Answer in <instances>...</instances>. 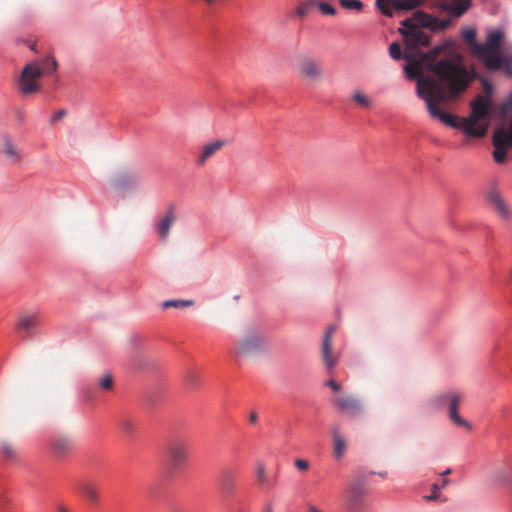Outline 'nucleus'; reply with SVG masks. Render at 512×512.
Listing matches in <instances>:
<instances>
[{"label":"nucleus","instance_id":"nucleus-38","mask_svg":"<svg viewBox=\"0 0 512 512\" xmlns=\"http://www.w3.org/2000/svg\"><path fill=\"white\" fill-rule=\"evenodd\" d=\"M317 6L324 15L334 16L336 14V9L326 2H319Z\"/></svg>","mask_w":512,"mask_h":512},{"label":"nucleus","instance_id":"nucleus-8","mask_svg":"<svg viewBox=\"0 0 512 512\" xmlns=\"http://www.w3.org/2000/svg\"><path fill=\"white\" fill-rule=\"evenodd\" d=\"M43 75L38 61L27 63L17 80L18 91L23 95H30L40 91V84L38 80Z\"/></svg>","mask_w":512,"mask_h":512},{"label":"nucleus","instance_id":"nucleus-24","mask_svg":"<svg viewBox=\"0 0 512 512\" xmlns=\"http://www.w3.org/2000/svg\"><path fill=\"white\" fill-rule=\"evenodd\" d=\"M82 493L87 501L92 505L96 506L100 502V493L98 488L92 483H85L81 487Z\"/></svg>","mask_w":512,"mask_h":512},{"label":"nucleus","instance_id":"nucleus-39","mask_svg":"<svg viewBox=\"0 0 512 512\" xmlns=\"http://www.w3.org/2000/svg\"><path fill=\"white\" fill-rule=\"evenodd\" d=\"M198 375L195 371L189 370L184 375V382L187 386H194L197 383Z\"/></svg>","mask_w":512,"mask_h":512},{"label":"nucleus","instance_id":"nucleus-33","mask_svg":"<svg viewBox=\"0 0 512 512\" xmlns=\"http://www.w3.org/2000/svg\"><path fill=\"white\" fill-rule=\"evenodd\" d=\"M340 5L343 8L361 11L363 9V3L360 0H342Z\"/></svg>","mask_w":512,"mask_h":512},{"label":"nucleus","instance_id":"nucleus-36","mask_svg":"<svg viewBox=\"0 0 512 512\" xmlns=\"http://www.w3.org/2000/svg\"><path fill=\"white\" fill-rule=\"evenodd\" d=\"M390 2L391 0H376V5L379 10L388 17H391Z\"/></svg>","mask_w":512,"mask_h":512},{"label":"nucleus","instance_id":"nucleus-49","mask_svg":"<svg viewBox=\"0 0 512 512\" xmlns=\"http://www.w3.org/2000/svg\"><path fill=\"white\" fill-rule=\"evenodd\" d=\"M307 511L308 512H322L320 509H318L315 505H312V504L307 505Z\"/></svg>","mask_w":512,"mask_h":512},{"label":"nucleus","instance_id":"nucleus-40","mask_svg":"<svg viewBox=\"0 0 512 512\" xmlns=\"http://www.w3.org/2000/svg\"><path fill=\"white\" fill-rule=\"evenodd\" d=\"M257 478H258V481L260 483H262V484L267 482V475H266V471H265V466L262 463H259L257 465Z\"/></svg>","mask_w":512,"mask_h":512},{"label":"nucleus","instance_id":"nucleus-9","mask_svg":"<svg viewBox=\"0 0 512 512\" xmlns=\"http://www.w3.org/2000/svg\"><path fill=\"white\" fill-rule=\"evenodd\" d=\"M168 464L172 470H178L188 461L187 443L180 439H173L166 446Z\"/></svg>","mask_w":512,"mask_h":512},{"label":"nucleus","instance_id":"nucleus-28","mask_svg":"<svg viewBox=\"0 0 512 512\" xmlns=\"http://www.w3.org/2000/svg\"><path fill=\"white\" fill-rule=\"evenodd\" d=\"M317 6L316 0H304L302 1L295 10L297 17L303 18L309 14Z\"/></svg>","mask_w":512,"mask_h":512},{"label":"nucleus","instance_id":"nucleus-48","mask_svg":"<svg viewBox=\"0 0 512 512\" xmlns=\"http://www.w3.org/2000/svg\"><path fill=\"white\" fill-rule=\"evenodd\" d=\"M257 419H258L257 413L256 412H251L250 416H249V421L252 424H255L257 422Z\"/></svg>","mask_w":512,"mask_h":512},{"label":"nucleus","instance_id":"nucleus-10","mask_svg":"<svg viewBox=\"0 0 512 512\" xmlns=\"http://www.w3.org/2000/svg\"><path fill=\"white\" fill-rule=\"evenodd\" d=\"M299 76L310 82H317L323 78V66L320 61L312 57H302L297 65Z\"/></svg>","mask_w":512,"mask_h":512},{"label":"nucleus","instance_id":"nucleus-7","mask_svg":"<svg viewBox=\"0 0 512 512\" xmlns=\"http://www.w3.org/2000/svg\"><path fill=\"white\" fill-rule=\"evenodd\" d=\"M460 396L456 392L442 393L434 396L430 399L429 405L434 410H439L444 406H449V417L451 421L461 427H465L468 430L472 429V425L467 420L463 419L458 413V404Z\"/></svg>","mask_w":512,"mask_h":512},{"label":"nucleus","instance_id":"nucleus-20","mask_svg":"<svg viewBox=\"0 0 512 512\" xmlns=\"http://www.w3.org/2000/svg\"><path fill=\"white\" fill-rule=\"evenodd\" d=\"M470 5L471 0H445L440 7L451 12L453 16L460 17L469 9Z\"/></svg>","mask_w":512,"mask_h":512},{"label":"nucleus","instance_id":"nucleus-37","mask_svg":"<svg viewBox=\"0 0 512 512\" xmlns=\"http://www.w3.org/2000/svg\"><path fill=\"white\" fill-rule=\"evenodd\" d=\"M99 386L103 390H110L113 387V378L111 374H105L99 381Z\"/></svg>","mask_w":512,"mask_h":512},{"label":"nucleus","instance_id":"nucleus-25","mask_svg":"<svg viewBox=\"0 0 512 512\" xmlns=\"http://www.w3.org/2000/svg\"><path fill=\"white\" fill-rule=\"evenodd\" d=\"M423 0H391L390 8L391 15L393 14V9L395 10H411L415 7H418L422 4Z\"/></svg>","mask_w":512,"mask_h":512},{"label":"nucleus","instance_id":"nucleus-29","mask_svg":"<svg viewBox=\"0 0 512 512\" xmlns=\"http://www.w3.org/2000/svg\"><path fill=\"white\" fill-rule=\"evenodd\" d=\"M194 305V301L192 300H181V299H173V300H166L162 302L161 307L163 309L168 308H176V309H184L188 308Z\"/></svg>","mask_w":512,"mask_h":512},{"label":"nucleus","instance_id":"nucleus-5","mask_svg":"<svg viewBox=\"0 0 512 512\" xmlns=\"http://www.w3.org/2000/svg\"><path fill=\"white\" fill-rule=\"evenodd\" d=\"M445 49V45L433 49L430 52V54L432 55V59L430 60H428V56H417L409 51H404L403 58L407 61V64L404 67L406 76L411 80L417 78V81L423 76H430L434 78L433 73L429 70V64L437 62L445 57H450L453 54H457L456 52H453L450 53L449 55H445L443 57L436 59V55Z\"/></svg>","mask_w":512,"mask_h":512},{"label":"nucleus","instance_id":"nucleus-15","mask_svg":"<svg viewBox=\"0 0 512 512\" xmlns=\"http://www.w3.org/2000/svg\"><path fill=\"white\" fill-rule=\"evenodd\" d=\"M226 141L223 139L214 140L206 143L197 155L196 163L199 167H203L206 165L207 161L215 156L224 146H226Z\"/></svg>","mask_w":512,"mask_h":512},{"label":"nucleus","instance_id":"nucleus-32","mask_svg":"<svg viewBox=\"0 0 512 512\" xmlns=\"http://www.w3.org/2000/svg\"><path fill=\"white\" fill-rule=\"evenodd\" d=\"M448 483H449V480H448V479H443V480H442V482H441V484L434 483V484L432 485L433 492H432L430 495L425 496V499H426L427 501H433V500L438 499V498H439V495H440V494H439V492H438V491H439V489H440V488H444L446 485H448Z\"/></svg>","mask_w":512,"mask_h":512},{"label":"nucleus","instance_id":"nucleus-12","mask_svg":"<svg viewBox=\"0 0 512 512\" xmlns=\"http://www.w3.org/2000/svg\"><path fill=\"white\" fill-rule=\"evenodd\" d=\"M493 158L496 163L502 164L506 160L507 147L512 146V137L506 133L503 127L497 128L493 133Z\"/></svg>","mask_w":512,"mask_h":512},{"label":"nucleus","instance_id":"nucleus-13","mask_svg":"<svg viewBox=\"0 0 512 512\" xmlns=\"http://www.w3.org/2000/svg\"><path fill=\"white\" fill-rule=\"evenodd\" d=\"M140 175L131 170H124L111 177L110 185L118 191H124L135 188L140 183Z\"/></svg>","mask_w":512,"mask_h":512},{"label":"nucleus","instance_id":"nucleus-22","mask_svg":"<svg viewBox=\"0 0 512 512\" xmlns=\"http://www.w3.org/2000/svg\"><path fill=\"white\" fill-rule=\"evenodd\" d=\"M333 449L334 454L337 458H341L346 449V442L342 434L340 433L339 427L334 425L331 427Z\"/></svg>","mask_w":512,"mask_h":512},{"label":"nucleus","instance_id":"nucleus-17","mask_svg":"<svg viewBox=\"0 0 512 512\" xmlns=\"http://www.w3.org/2000/svg\"><path fill=\"white\" fill-rule=\"evenodd\" d=\"M176 221L174 207H169L157 223V231L162 241H166L173 223Z\"/></svg>","mask_w":512,"mask_h":512},{"label":"nucleus","instance_id":"nucleus-4","mask_svg":"<svg viewBox=\"0 0 512 512\" xmlns=\"http://www.w3.org/2000/svg\"><path fill=\"white\" fill-rule=\"evenodd\" d=\"M469 117L463 118L465 134L469 137L481 138L488 131L491 100L489 96L477 95L471 101Z\"/></svg>","mask_w":512,"mask_h":512},{"label":"nucleus","instance_id":"nucleus-1","mask_svg":"<svg viewBox=\"0 0 512 512\" xmlns=\"http://www.w3.org/2000/svg\"><path fill=\"white\" fill-rule=\"evenodd\" d=\"M434 78L423 76L418 80L417 94L426 103L429 115L444 124L462 129L465 132L463 118L444 113L440 106L456 100L469 87L474 73L464 65L460 54H453L429 64Z\"/></svg>","mask_w":512,"mask_h":512},{"label":"nucleus","instance_id":"nucleus-27","mask_svg":"<svg viewBox=\"0 0 512 512\" xmlns=\"http://www.w3.org/2000/svg\"><path fill=\"white\" fill-rule=\"evenodd\" d=\"M40 63V68L43 75L53 73L57 70L58 64L53 56H46L45 58L37 60Z\"/></svg>","mask_w":512,"mask_h":512},{"label":"nucleus","instance_id":"nucleus-19","mask_svg":"<svg viewBox=\"0 0 512 512\" xmlns=\"http://www.w3.org/2000/svg\"><path fill=\"white\" fill-rule=\"evenodd\" d=\"M39 325V313H23L18 317L16 328L24 332L26 335L31 333V330Z\"/></svg>","mask_w":512,"mask_h":512},{"label":"nucleus","instance_id":"nucleus-34","mask_svg":"<svg viewBox=\"0 0 512 512\" xmlns=\"http://www.w3.org/2000/svg\"><path fill=\"white\" fill-rule=\"evenodd\" d=\"M352 100L362 107H369L371 104L370 98L361 92H356L353 95Z\"/></svg>","mask_w":512,"mask_h":512},{"label":"nucleus","instance_id":"nucleus-41","mask_svg":"<svg viewBox=\"0 0 512 512\" xmlns=\"http://www.w3.org/2000/svg\"><path fill=\"white\" fill-rule=\"evenodd\" d=\"M294 465L299 471H307L310 468L309 462L301 458L295 459Z\"/></svg>","mask_w":512,"mask_h":512},{"label":"nucleus","instance_id":"nucleus-2","mask_svg":"<svg viewBox=\"0 0 512 512\" xmlns=\"http://www.w3.org/2000/svg\"><path fill=\"white\" fill-rule=\"evenodd\" d=\"M477 31L474 28L462 30L463 41L468 45L472 56L477 58L489 72L502 71L506 77L512 78V45L502 46L503 31H489L484 43L476 40Z\"/></svg>","mask_w":512,"mask_h":512},{"label":"nucleus","instance_id":"nucleus-46","mask_svg":"<svg viewBox=\"0 0 512 512\" xmlns=\"http://www.w3.org/2000/svg\"><path fill=\"white\" fill-rule=\"evenodd\" d=\"M9 504V499L5 495H0V511H3Z\"/></svg>","mask_w":512,"mask_h":512},{"label":"nucleus","instance_id":"nucleus-16","mask_svg":"<svg viewBox=\"0 0 512 512\" xmlns=\"http://www.w3.org/2000/svg\"><path fill=\"white\" fill-rule=\"evenodd\" d=\"M333 405L342 413L356 414L361 409L360 401L352 395L336 397L332 400Z\"/></svg>","mask_w":512,"mask_h":512},{"label":"nucleus","instance_id":"nucleus-45","mask_svg":"<svg viewBox=\"0 0 512 512\" xmlns=\"http://www.w3.org/2000/svg\"><path fill=\"white\" fill-rule=\"evenodd\" d=\"M326 385L330 387L333 391L338 392L340 390V385L333 379H330Z\"/></svg>","mask_w":512,"mask_h":512},{"label":"nucleus","instance_id":"nucleus-51","mask_svg":"<svg viewBox=\"0 0 512 512\" xmlns=\"http://www.w3.org/2000/svg\"><path fill=\"white\" fill-rule=\"evenodd\" d=\"M263 512H273L272 506L268 505Z\"/></svg>","mask_w":512,"mask_h":512},{"label":"nucleus","instance_id":"nucleus-23","mask_svg":"<svg viewBox=\"0 0 512 512\" xmlns=\"http://www.w3.org/2000/svg\"><path fill=\"white\" fill-rule=\"evenodd\" d=\"M365 493V488L361 483H352L349 488V502L353 508L361 505V497Z\"/></svg>","mask_w":512,"mask_h":512},{"label":"nucleus","instance_id":"nucleus-30","mask_svg":"<svg viewBox=\"0 0 512 512\" xmlns=\"http://www.w3.org/2000/svg\"><path fill=\"white\" fill-rule=\"evenodd\" d=\"M0 452L3 457L9 460H13L17 457L15 447L8 441H2L0 443Z\"/></svg>","mask_w":512,"mask_h":512},{"label":"nucleus","instance_id":"nucleus-18","mask_svg":"<svg viewBox=\"0 0 512 512\" xmlns=\"http://www.w3.org/2000/svg\"><path fill=\"white\" fill-rule=\"evenodd\" d=\"M50 449L56 457H65L73 449V442L67 436H58L51 440Z\"/></svg>","mask_w":512,"mask_h":512},{"label":"nucleus","instance_id":"nucleus-14","mask_svg":"<svg viewBox=\"0 0 512 512\" xmlns=\"http://www.w3.org/2000/svg\"><path fill=\"white\" fill-rule=\"evenodd\" d=\"M335 332V327L330 326L327 328L321 345V356L325 367L331 371L337 364V357L332 353V337Z\"/></svg>","mask_w":512,"mask_h":512},{"label":"nucleus","instance_id":"nucleus-26","mask_svg":"<svg viewBox=\"0 0 512 512\" xmlns=\"http://www.w3.org/2000/svg\"><path fill=\"white\" fill-rule=\"evenodd\" d=\"M40 63V68L43 75L53 73L57 70L58 64L53 56H46L45 58L37 60Z\"/></svg>","mask_w":512,"mask_h":512},{"label":"nucleus","instance_id":"nucleus-42","mask_svg":"<svg viewBox=\"0 0 512 512\" xmlns=\"http://www.w3.org/2000/svg\"><path fill=\"white\" fill-rule=\"evenodd\" d=\"M480 80H481L482 87L486 92V96L490 97V94L493 91V84L486 78H481Z\"/></svg>","mask_w":512,"mask_h":512},{"label":"nucleus","instance_id":"nucleus-3","mask_svg":"<svg viewBox=\"0 0 512 512\" xmlns=\"http://www.w3.org/2000/svg\"><path fill=\"white\" fill-rule=\"evenodd\" d=\"M451 24L450 19H438L423 11H417L411 18L401 22L399 33L403 37L405 50L417 56H428L420 51L422 47H428L430 37L421 28H428L431 31H444Z\"/></svg>","mask_w":512,"mask_h":512},{"label":"nucleus","instance_id":"nucleus-52","mask_svg":"<svg viewBox=\"0 0 512 512\" xmlns=\"http://www.w3.org/2000/svg\"><path fill=\"white\" fill-rule=\"evenodd\" d=\"M451 473V469L450 468H447L443 473L442 475H448Z\"/></svg>","mask_w":512,"mask_h":512},{"label":"nucleus","instance_id":"nucleus-35","mask_svg":"<svg viewBox=\"0 0 512 512\" xmlns=\"http://www.w3.org/2000/svg\"><path fill=\"white\" fill-rule=\"evenodd\" d=\"M389 54L394 60H400L403 58L401 45L398 42H393L389 47Z\"/></svg>","mask_w":512,"mask_h":512},{"label":"nucleus","instance_id":"nucleus-6","mask_svg":"<svg viewBox=\"0 0 512 512\" xmlns=\"http://www.w3.org/2000/svg\"><path fill=\"white\" fill-rule=\"evenodd\" d=\"M265 336L257 329H247L243 332L234 346V353L238 357H251L266 351Z\"/></svg>","mask_w":512,"mask_h":512},{"label":"nucleus","instance_id":"nucleus-43","mask_svg":"<svg viewBox=\"0 0 512 512\" xmlns=\"http://www.w3.org/2000/svg\"><path fill=\"white\" fill-rule=\"evenodd\" d=\"M121 427L126 431V432H131L134 428V425L132 423V421L128 420V419H124L122 422H121Z\"/></svg>","mask_w":512,"mask_h":512},{"label":"nucleus","instance_id":"nucleus-53","mask_svg":"<svg viewBox=\"0 0 512 512\" xmlns=\"http://www.w3.org/2000/svg\"><path fill=\"white\" fill-rule=\"evenodd\" d=\"M29 48H30L31 50L35 51V50H36V43H32V44L29 46Z\"/></svg>","mask_w":512,"mask_h":512},{"label":"nucleus","instance_id":"nucleus-21","mask_svg":"<svg viewBox=\"0 0 512 512\" xmlns=\"http://www.w3.org/2000/svg\"><path fill=\"white\" fill-rule=\"evenodd\" d=\"M3 154L6 159L12 164H18L21 162V153L18 147L8 138L3 140Z\"/></svg>","mask_w":512,"mask_h":512},{"label":"nucleus","instance_id":"nucleus-31","mask_svg":"<svg viewBox=\"0 0 512 512\" xmlns=\"http://www.w3.org/2000/svg\"><path fill=\"white\" fill-rule=\"evenodd\" d=\"M220 482H221L222 487L225 490L231 489L234 484V475H233L232 471H230V470L222 471V473L220 475Z\"/></svg>","mask_w":512,"mask_h":512},{"label":"nucleus","instance_id":"nucleus-50","mask_svg":"<svg viewBox=\"0 0 512 512\" xmlns=\"http://www.w3.org/2000/svg\"><path fill=\"white\" fill-rule=\"evenodd\" d=\"M57 511L58 512H70V510L63 504H59L57 506Z\"/></svg>","mask_w":512,"mask_h":512},{"label":"nucleus","instance_id":"nucleus-44","mask_svg":"<svg viewBox=\"0 0 512 512\" xmlns=\"http://www.w3.org/2000/svg\"><path fill=\"white\" fill-rule=\"evenodd\" d=\"M66 115L65 110H59L57 111L51 118V122L54 123L60 119H62Z\"/></svg>","mask_w":512,"mask_h":512},{"label":"nucleus","instance_id":"nucleus-47","mask_svg":"<svg viewBox=\"0 0 512 512\" xmlns=\"http://www.w3.org/2000/svg\"><path fill=\"white\" fill-rule=\"evenodd\" d=\"M500 412L504 418H507L510 414V409L507 406H503Z\"/></svg>","mask_w":512,"mask_h":512},{"label":"nucleus","instance_id":"nucleus-11","mask_svg":"<svg viewBox=\"0 0 512 512\" xmlns=\"http://www.w3.org/2000/svg\"><path fill=\"white\" fill-rule=\"evenodd\" d=\"M489 206L503 222H509L512 219V208L501 196L499 191L491 189L486 194Z\"/></svg>","mask_w":512,"mask_h":512}]
</instances>
